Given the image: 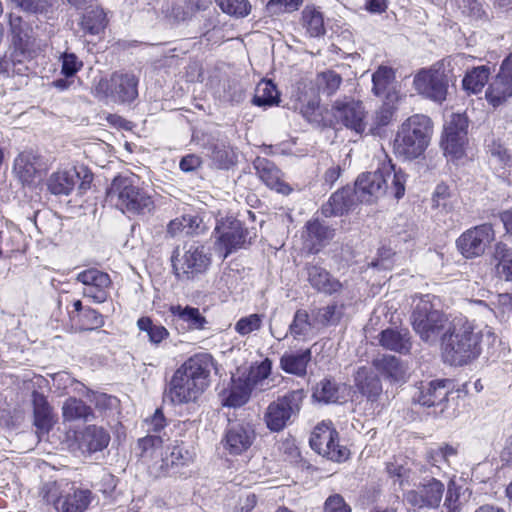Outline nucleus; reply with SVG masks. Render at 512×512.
I'll use <instances>...</instances> for the list:
<instances>
[{
  "mask_svg": "<svg viewBox=\"0 0 512 512\" xmlns=\"http://www.w3.org/2000/svg\"><path fill=\"white\" fill-rule=\"evenodd\" d=\"M81 178L82 181L80 182L79 188L86 190L92 181V175L85 167H71L69 169L59 170L50 176L48 188L52 194L69 195Z\"/></svg>",
  "mask_w": 512,
  "mask_h": 512,
  "instance_id": "dca6fc26",
  "label": "nucleus"
},
{
  "mask_svg": "<svg viewBox=\"0 0 512 512\" xmlns=\"http://www.w3.org/2000/svg\"><path fill=\"white\" fill-rule=\"evenodd\" d=\"M218 234L217 249L226 258L233 250L240 248L246 241V230L238 220H230L218 224L215 228Z\"/></svg>",
  "mask_w": 512,
  "mask_h": 512,
  "instance_id": "412c9836",
  "label": "nucleus"
},
{
  "mask_svg": "<svg viewBox=\"0 0 512 512\" xmlns=\"http://www.w3.org/2000/svg\"><path fill=\"white\" fill-rule=\"evenodd\" d=\"M220 10L237 19L247 17L252 10L248 0H214Z\"/></svg>",
  "mask_w": 512,
  "mask_h": 512,
  "instance_id": "864d4df0",
  "label": "nucleus"
},
{
  "mask_svg": "<svg viewBox=\"0 0 512 512\" xmlns=\"http://www.w3.org/2000/svg\"><path fill=\"white\" fill-rule=\"evenodd\" d=\"M211 264V257L204 246L190 244L183 247L181 252L175 250L172 255V266L175 275L180 280H192L205 273Z\"/></svg>",
  "mask_w": 512,
  "mask_h": 512,
  "instance_id": "1a4fd4ad",
  "label": "nucleus"
},
{
  "mask_svg": "<svg viewBox=\"0 0 512 512\" xmlns=\"http://www.w3.org/2000/svg\"><path fill=\"white\" fill-rule=\"evenodd\" d=\"M32 402L34 425L39 433H48L54 424V416L47 398L43 394L34 391L32 394Z\"/></svg>",
  "mask_w": 512,
  "mask_h": 512,
  "instance_id": "473e14b6",
  "label": "nucleus"
},
{
  "mask_svg": "<svg viewBox=\"0 0 512 512\" xmlns=\"http://www.w3.org/2000/svg\"><path fill=\"white\" fill-rule=\"evenodd\" d=\"M251 394L247 383L236 372L231 378L229 388L221 394L222 405L230 408L241 407L249 401Z\"/></svg>",
  "mask_w": 512,
  "mask_h": 512,
  "instance_id": "7c9ffc66",
  "label": "nucleus"
},
{
  "mask_svg": "<svg viewBox=\"0 0 512 512\" xmlns=\"http://www.w3.org/2000/svg\"><path fill=\"white\" fill-rule=\"evenodd\" d=\"M495 238L493 226L484 223L464 231L457 238L456 246L463 257L474 259L482 256Z\"/></svg>",
  "mask_w": 512,
  "mask_h": 512,
  "instance_id": "f8f14e48",
  "label": "nucleus"
},
{
  "mask_svg": "<svg viewBox=\"0 0 512 512\" xmlns=\"http://www.w3.org/2000/svg\"><path fill=\"white\" fill-rule=\"evenodd\" d=\"M493 274L499 280L512 282V248L504 242H497L490 255Z\"/></svg>",
  "mask_w": 512,
  "mask_h": 512,
  "instance_id": "a878e982",
  "label": "nucleus"
},
{
  "mask_svg": "<svg viewBox=\"0 0 512 512\" xmlns=\"http://www.w3.org/2000/svg\"><path fill=\"white\" fill-rule=\"evenodd\" d=\"M289 333L294 339L308 340L315 335L314 323L306 310L299 309L295 312L293 320L289 325Z\"/></svg>",
  "mask_w": 512,
  "mask_h": 512,
  "instance_id": "79ce46f5",
  "label": "nucleus"
},
{
  "mask_svg": "<svg viewBox=\"0 0 512 512\" xmlns=\"http://www.w3.org/2000/svg\"><path fill=\"white\" fill-rule=\"evenodd\" d=\"M13 172L23 185H31L41 179L40 158L31 151L20 153L14 160Z\"/></svg>",
  "mask_w": 512,
  "mask_h": 512,
  "instance_id": "b1692460",
  "label": "nucleus"
},
{
  "mask_svg": "<svg viewBox=\"0 0 512 512\" xmlns=\"http://www.w3.org/2000/svg\"><path fill=\"white\" fill-rule=\"evenodd\" d=\"M41 494L47 503L60 512H84L92 500V492L67 481L48 482Z\"/></svg>",
  "mask_w": 512,
  "mask_h": 512,
  "instance_id": "0eeeda50",
  "label": "nucleus"
},
{
  "mask_svg": "<svg viewBox=\"0 0 512 512\" xmlns=\"http://www.w3.org/2000/svg\"><path fill=\"white\" fill-rule=\"evenodd\" d=\"M449 380H432L421 382L413 394V400L422 406H436L442 404L451 392Z\"/></svg>",
  "mask_w": 512,
  "mask_h": 512,
  "instance_id": "4be33fe9",
  "label": "nucleus"
},
{
  "mask_svg": "<svg viewBox=\"0 0 512 512\" xmlns=\"http://www.w3.org/2000/svg\"><path fill=\"white\" fill-rule=\"evenodd\" d=\"M355 383L361 394L371 401L376 400L382 392L379 378L366 367L358 369L355 375Z\"/></svg>",
  "mask_w": 512,
  "mask_h": 512,
  "instance_id": "58836bf2",
  "label": "nucleus"
},
{
  "mask_svg": "<svg viewBox=\"0 0 512 512\" xmlns=\"http://www.w3.org/2000/svg\"><path fill=\"white\" fill-rule=\"evenodd\" d=\"M164 458H168L169 466L188 464L193 460V453L189 452L182 444L172 447L169 455L164 452Z\"/></svg>",
  "mask_w": 512,
  "mask_h": 512,
  "instance_id": "4d7b16f0",
  "label": "nucleus"
},
{
  "mask_svg": "<svg viewBox=\"0 0 512 512\" xmlns=\"http://www.w3.org/2000/svg\"><path fill=\"white\" fill-rule=\"evenodd\" d=\"M344 387L337 384L334 380L325 378L319 381L313 388L312 398L320 403H336L341 398Z\"/></svg>",
  "mask_w": 512,
  "mask_h": 512,
  "instance_id": "c03bdc74",
  "label": "nucleus"
},
{
  "mask_svg": "<svg viewBox=\"0 0 512 512\" xmlns=\"http://www.w3.org/2000/svg\"><path fill=\"white\" fill-rule=\"evenodd\" d=\"M415 468L416 465L404 456H396L386 464L388 476L401 487L414 483Z\"/></svg>",
  "mask_w": 512,
  "mask_h": 512,
  "instance_id": "c756f323",
  "label": "nucleus"
},
{
  "mask_svg": "<svg viewBox=\"0 0 512 512\" xmlns=\"http://www.w3.org/2000/svg\"><path fill=\"white\" fill-rule=\"evenodd\" d=\"M379 344L386 350L408 354L412 348L410 332L407 329L387 328L378 335Z\"/></svg>",
  "mask_w": 512,
  "mask_h": 512,
  "instance_id": "cd10ccee",
  "label": "nucleus"
},
{
  "mask_svg": "<svg viewBox=\"0 0 512 512\" xmlns=\"http://www.w3.org/2000/svg\"><path fill=\"white\" fill-rule=\"evenodd\" d=\"M324 512H351V508L340 494H334L326 499Z\"/></svg>",
  "mask_w": 512,
  "mask_h": 512,
  "instance_id": "69168bd1",
  "label": "nucleus"
},
{
  "mask_svg": "<svg viewBox=\"0 0 512 512\" xmlns=\"http://www.w3.org/2000/svg\"><path fill=\"white\" fill-rule=\"evenodd\" d=\"M91 414V409L83 401L70 397L62 406V415L64 420L73 421L77 419L87 420Z\"/></svg>",
  "mask_w": 512,
  "mask_h": 512,
  "instance_id": "603ef678",
  "label": "nucleus"
},
{
  "mask_svg": "<svg viewBox=\"0 0 512 512\" xmlns=\"http://www.w3.org/2000/svg\"><path fill=\"white\" fill-rule=\"evenodd\" d=\"M263 322V315L250 314L240 318L234 326L235 331L241 335L246 336L250 333L257 331L261 328Z\"/></svg>",
  "mask_w": 512,
  "mask_h": 512,
  "instance_id": "5fc2aeb1",
  "label": "nucleus"
},
{
  "mask_svg": "<svg viewBox=\"0 0 512 512\" xmlns=\"http://www.w3.org/2000/svg\"><path fill=\"white\" fill-rule=\"evenodd\" d=\"M406 181V174L402 170H396L392 161L385 156L377 170L358 176L354 193L365 203L376 202L386 195L400 199L405 194Z\"/></svg>",
  "mask_w": 512,
  "mask_h": 512,
  "instance_id": "7ed1b4c3",
  "label": "nucleus"
},
{
  "mask_svg": "<svg viewBox=\"0 0 512 512\" xmlns=\"http://www.w3.org/2000/svg\"><path fill=\"white\" fill-rule=\"evenodd\" d=\"M18 7L31 13H47L55 0H12Z\"/></svg>",
  "mask_w": 512,
  "mask_h": 512,
  "instance_id": "680f3d73",
  "label": "nucleus"
},
{
  "mask_svg": "<svg viewBox=\"0 0 512 512\" xmlns=\"http://www.w3.org/2000/svg\"><path fill=\"white\" fill-rule=\"evenodd\" d=\"M96 92L113 101L130 103L138 97V78L131 73L115 72L110 79H101Z\"/></svg>",
  "mask_w": 512,
  "mask_h": 512,
  "instance_id": "ddd939ff",
  "label": "nucleus"
},
{
  "mask_svg": "<svg viewBox=\"0 0 512 512\" xmlns=\"http://www.w3.org/2000/svg\"><path fill=\"white\" fill-rule=\"evenodd\" d=\"M9 25L12 35V44L25 57L28 51L32 50L33 39L30 27L23 22L20 16L9 15Z\"/></svg>",
  "mask_w": 512,
  "mask_h": 512,
  "instance_id": "f704fd0d",
  "label": "nucleus"
},
{
  "mask_svg": "<svg viewBox=\"0 0 512 512\" xmlns=\"http://www.w3.org/2000/svg\"><path fill=\"white\" fill-rule=\"evenodd\" d=\"M489 153L491 158L502 167L508 165L511 160L507 149L501 143L496 141H493L489 145Z\"/></svg>",
  "mask_w": 512,
  "mask_h": 512,
  "instance_id": "0e129e2a",
  "label": "nucleus"
},
{
  "mask_svg": "<svg viewBox=\"0 0 512 512\" xmlns=\"http://www.w3.org/2000/svg\"><path fill=\"white\" fill-rule=\"evenodd\" d=\"M31 57V51L26 53L24 57L19 50L14 51L11 61H5V70L17 75H26L29 68L25 64V60Z\"/></svg>",
  "mask_w": 512,
  "mask_h": 512,
  "instance_id": "13d9d810",
  "label": "nucleus"
},
{
  "mask_svg": "<svg viewBox=\"0 0 512 512\" xmlns=\"http://www.w3.org/2000/svg\"><path fill=\"white\" fill-rule=\"evenodd\" d=\"M373 366L385 378L399 382L405 379L406 369L400 359L392 355H382L373 360Z\"/></svg>",
  "mask_w": 512,
  "mask_h": 512,
  "instance_id": "4c0bfd02",
  "label": "nucleus"
},
{
  "mask_svg": "<svg viewBox=\"0 0 512 512\" xmlns=\"http://www.w3.org/2000/svg\"><path fill=\"white\" fill-rule=\"evenodd\" d=\"M147 432L152 435H160L165 428L166 421L161 410L157 409L150 419L146 420Z\"/></svg>",
  "mask_w": 512,
  "mask_h": 512,
  "instance_id": "338daca9",
  "label": "nucleus"
},
{
  "mask_svg": "<svg viewBox=\"0 0 512 512\" xmlns=\"http://www.w3.org/2000/svg\"><path fill=\"white\" fill-rule=\"evenodd\" d=\"M341 311L337 305H328L319 308L315 314V322L320 323L323 326L335 325L341 318Z\"/></svg>",
  "mask_w": 512,
  "mask_h": 512,
  "instance_id": "6e6d98bb",
  "label": "nucleus"
},
{
  "mask_svg": "<svg viewBox=\"0 0 512 512\" xmlns=\"http://www.w3.org/2000/svg\"><path fill=\"white\" fill-rule=\"evenodd\" d=\"M214 368V359L210 354L191 356L173 373L167 385L166 397L175 405L196 402L208 388Z\"/></svg>",
  "mask_w": 512,
  "mask_h": 512,
  "instance_id": "f03ea898",
  "label": "nucleus"
},
{
  "mask_svg": "<svg viewBox=\"0 0 512 512\" xmlns=\"http://www.w3.org/2000/svg\"><path fill=\"white\" fill-rule=\"evenodd\" d=\"M61 73L66 77L74 76L83 66V63L74 53L65 52L61 56Z\"/></svg>",
  "mask_w": 512,
  "mask_h": 512,
  "instance_id": "e2e57ef3",
  "label": "nucleus"
},
{
  "mask_svg": "<svg viewBox=\"0 0 512 512\" xmlns=\"http://www.w3.org/2000/svg\"><path fill=\"white\" fill-rule=\"evenodd\" d=\"M279 94L272 81H261L256 87L253 103L257 106H272L278 103Z\"/></svg>",
  "mask_w": 512,
  "mask_h": 512,
  "instance_id": "3c124183",
  "label": "nucleus"
},
{
  "mask_svg": "<svg viewBox=\"0 0 512 512\" xmlns=\"http://www.w3.org/2000/svg\"><path fill=\"white\" fill-rule=\"evenodd\" d=\"M82 29L91 35H98L104 31L107 25L106 13L102 8L92 9L83 16Z\"/></svg>",
  "mask_w": 512,
  "mask_h": 512,
  "instance_id": "de8ad7c7",
  "label": "nucleus"
},
{
  "mask_svg": "<svg viewBox=\"0 0 512 512\" xmlns=\"http://www.w3.org/2000/svg\"><path fill=\"white\" fill-rule=\"evenodd\" d=\"M76 280L83 285L84 297L90 298L95 303H103L107 300L112 284L107 273L90 268L78 273Z\"/></svg>",
  "mask_w": 512,
  "mask_h": 512,
  "instance_id": "6ab92c4d",
  "label": "nucleus"
},
{
  "mask_svg": "<svg viewBox=\"0 0 512 512\" xmlns=\"http://www.w3.org/2000/svg\"><path fill=\"white\" fill-rule=\"evenodd\" d=\"M305 228L304 243L311 253H317L334 236V230L324 226L318 220L308 221Z\"/></svg>",
  "mask_w": 512,
  "mask_h": 512,
  "instance_id": "c85d7f7f",
  "label": "nucleus"
},
{
  "mask_svg": "<svg viewBox=\"0 0 512 512\" xmlns=\"http://www.w3.org/2000/svg\"><path fill=\"white\" fill-rule=\"evenodd\" d=\"M201 220L195 215H183L171 220L167 225V234L171 237L182 234L192 235L198 233Z\"/></svg>",
  "mask_w": 512,
  "mask_h": 512,
  "instance_id": "a18cd8bd",
  "label": "nucleus"
},
{
  "mask_svg": "<svg viewBox=\"0 0 512 512\" xmlns=\"http://www.w3.org/2000/svg\"><path fill=\"white\" fill-rule=\"evenodd\" d=\"M309 443L315 452L329 460L342 462L349 457V450L339 445L338 432L330 420H324L315 426Z\"/></svg>",
  "mask_w": 512,
  "mask_h": 512,
  "instance_id": "9d476101",
  "label": "nucleus"
},
{
  "mask_svg": "<svg viewBox=\"0 0 512 512\" xmlns=\"http://www.w3.org/2000/svg\"><path fill=\"white\" fill-rule=\"evenodd\" d=\"M394 80L393 69L385 66L379 67L372 75L373 93L376 96L385 97L388 102H393L397 99Z\"/></svg>",
  "mask_w": 512,
  "mask_h": 512,
  "instance_id": "72a5a7b5",
  "label": "nucleus"
},
{
  "mask_svg": "<svg viewBox=\"0 0 512 512\" xmlns=\"http://www.w3.org/2000/svg\"><path fill=\"white\" fill-rule=\"evenodd\" d=\"M353 204L352 191L350 188H342L334 192L322 212L326 217L340 216L346 213Z\"/></svg>",
  "mask_w": 512,
  "mask_h": 512,
  "instance_id": "ea45409f",
  "label": "nucleus"
},
{
  "mask_svg": "<svg viewBox=\"0 0 512 512\" xmlns=\"http://www.w3.org/2000/svg\"><path fill=\"white\" fill-rule=\"evenodd\" d=\"M211 158L213 164L219 169H229L237 162V155L234 149L224 142L214 145Z\"/></svg>",
  "mask_w": 512,
  "mask_h": 512,
  "instance_id": "09e8293b",
  "label": "nucleus"
},
{
  "mask_svg": "<svg viewBox=\"0 0 512 512\" xmlns=\"http://www.w3.org/2000/svg\"><path fill=\"white\" fill-rule=\"evenodd\" d=\"M305 399L303 390H292L278 397L267 406L263 420L271 432H280L299 415Z\"/></svg>",
  "mask_w": 512,
  "mask_h": 512,
  "instance_id": "6e6552de",
  "label": "nucleus"
},
{
  "mask_svg": "<svg viewBox=\"0 0 512 512\" xmlns=\"http://www.w3.org/2000/svg\"><path fill=\"white\" fill-rule=\"evenodd\" d=\"M311 358L310 349L285 352L280 358L279 365L284 372L303 377L307 373V366Z\"/></svg>",
  "mask_w": 512,
  "mask_h": 512,
  "instance_id": "2f4dec72",
  "label": "nucleus"
},
{
  "mask_svg": "<svg viewBox=\"0 0 512 512\" xmlns=\"http://www.w3.org/2000/svg\"><path fill=\"white\" fill-rule=\"evenodd\" d=\"M272 361L268 358L259 363H254L248 368H239L237 373L247 383L250 390L266 391L272 387L271 385Z\"/></svg>",
  "mask_w": 512,
  "mask_h": 512,
  "instance_id": "5701e85b",
  "label": "nucleus"
},
{
  "mask_svg": "<svg viewBox=\"0 0 512 512\" xmlns=\"http://www.w3.org/2000/svg\"><path fill=\"white\" fill-rule=\"evenodd\" d=\"M332 110L334 117L345 127L358 134L364 132L366 111L361 101L344 97L334 102Z\"/></svg>",
  "mask_w": 512,
  "mask_h": 512,
  "instance_id": "f3484780",
  "label": "nucleus"
},
{
  "mask_svg": "<svg viewBox=\"0 0 512 512\" xmlns=\"http://www.w3.org/2000/svg\"><path fill=\"white\" fill-rule=\"evenodd\" d=\"M77 441L82 453L91 454L106 448L110 441V435L102 427L91 425L79 433Z\"/></svg>",
  "mask_w": 512,
  "mask_h": 512,
  "instance_id": "bb28decb",
  "label": "nucleus"
},
{
  "mask_svg": "<svg viewBox=\"0 0 512 512\" xmlns=\"http://www.w3.org/2000/svg\"><path fill=\"white\" fill-rule=\"evenodd\" d=\"M495 338L491 327L479 328L466 317H454L440 338L442 357L450 365H466L480 356L484 342L492 344Z\"/></svg>",
  "mask_w": 512,
  "mask_h": 512,
  "instance_id": "f257e3e1",
  "label": "nucleus"
},
{
  "mask_svg": "<svg viewBox=\"0 0 512 512\" xmlns=\"http://www.w3.org/2000/svg\"><path fill=\"white\" fill-rule=\"evenodd\" d=\"M256 439V432L249 423H231L221 440L226 455L236 457L246 454Z\"/></svg>",
  "mask_w": 512,
  "mask_h": 512,
  "instance_id": "4468645a",
  "label": "nucleus"
},
{
  "mask_svg": "<svg viewBox=\"0 0 512 512\" xmlns=\"http://www.w3.org/2000/svg\"><path fill=\"white\" fill-rule=\"evenodd\" d=\"M106 201L121 212L133 215L145 214L154 208L151 196L137 185L134 175L116 176L107 190Z\"/></svg>",
  "mask_w": 512,
  "mask_h": 512,
  "instance_id": "20e7f679",
  "label": "nucleus"
},
{
  "mask_svg": "<svg viewBox=\"0 0 512 512\" xmlns=\"http://www.w3.org/2000/svg\"><path fill=\"white\" fill-rule=\"evenodd\" d=\"M303 0H269L267 9L272 14L291 13L299 9Z\"/></svg>",
  "mask_w": 512,
  "mask_h": 512,
  "instance_id": "052dcab7",
  "label": "nucleus"
},
{
  "mask_svg": "<svg viewBox=\"0 0 512 512\" xmlns=\"http://www.w3.org/2000/svg\"><path fill=\"white\" fill-rule=\"evenodd\" d=\"M416 91L435 102L441 103L446 99L447 82L443 73L437 70H422L413 81Z\"/></svg>",
  "mask_w": 512,
  "mask_h": 512,
  "instance_id": "aec40b11",
  "label": "nucleus"
},
{
  "mask_svg": "<svg viewBox=\"0 0 512 512\" xmlns=\"http://www.w3.org/2000/svg\"><path fill=\"white\" fill-rule=\"evenodd\" d=\"M449 322L446 314L432 303L430 295L420 297L411 314L413 330L423 342L430 345L437 343Z\"/></svg>",
  "mask_w": 512,
  "mask_h": 512,
  "instance_id": "423d86ee",
  "label": "nucleus"
},
{
  "mask_svg": "<svg viewBox=\"0 0 512 512\" xmlns=\"http://www.w3.org/2000/svg\"><path fill=\"white\" fill-rule=\"evenodd\" d=\"M254 168L258 177L267 187L282 194L290 192L291 189L282 179L281 171L273 162L266 158L258 157L254 161Z\"/></svg>",
  "mask_w": 512,
  "mask_h": 512,
  "instance_id": "393cba45",
  "label": "nucleus"
},
{
  "mask_svg": "<svg viewBox=\"0 0 512 512\" xmlns=\"http://www.w3.org/2000/svg\"><path fill=\"white\" fill-rule=\"evenodd\" d=\"M79 316L80 326L83 330H94L104 325L103 316L92 308L84 309L83 313Z\"/></svg>",
  "mask_w": 512,
  "mask_h": 512,
  "instance_id": "bf43d9fd",
  "label": "nucleus"
},
{
  "mask_svg": "<svg viewBox=\"0 0 512 512\" xmlns=\"http://www.w3.org/2000/svg\"><path fill=\"white\" fill-rule=\"evenodd\" d=\"M490 76V68L487 66H478L468 71L463 78L462 85L464 90L469 93L477 94L482 91L487 84Z\"/></svg>",
  "mask_w": 512,
  "mask_h": 512,
  "instance_id": "49530a36",
  "label": "nucleus"
},
{
  "mask_svg": "<svg viewBox=\"0 0 512 512\" xmlns=\"http://www.w3.org/2000/svg\"><path fill=\"white\" fill-rule=\"evenodd\" d=\"M429 117L416 114L408 118L400 126L393 143L397 156L405 160H413L426 150L431 135Z\"/></svg>",
  "mask_w": 512,
  "mask_h": 512,
  "instance_id": "39448f33",
  "label": "nucleus"
},
{
  "mask_svg": "<svg viewBox=\"0 0 512 512\" xmlns=\"http://www.w3.org/2000/svg\"><path fill=\"white\" fill-rule=\"evenodd\" d=\"M300 23L311 37H319L325 33L323 15L313 5H307L302 10Z\"/></svg>",
  "mask_w": 512,
  "mask_h": 512,
  "instance_id": "37998d69",
  "label": "nucleus"
},
{
  "mask_svg": "<svg viewBox=\"0 0 512 512\" xmlns=\"http://www.w3.org/2000/svg\"><path fill=\"white\" fill-rule=\"evenodd\" d=\"M342 77L333 70H326L317 74L315 86L319 94L326 96L333 95L340 87Z\"/></svg>",
  "mask_w": 512,
  "mask_h": 512,
  "instance_id": "8fccbe9b",
  "label": "nucleus"
},
{
  "mask_svg": "<svg viewBox=\"0 0 512 512\" xmlns=\"http://www.w3.org/2000/svg\"><path fill=\"white\" fill-rule=\"evenodd\" d=\"M307 274L309 283L319 292L332 294L339 291L341 288V283L320 266H307Z\"/></svg>",
  "mask_w": 512,
  "mask_h": 512,
  "instance_id": "e433bc0d",
  "label": "nucleus"
},
{
  "mask_svg": "<svg viewBox=\"0 0 512 512\" xmlns=\"http://www.w3.org/2000/svg\"><path fill=\"white\" fill-rule=\"evenodd\" d=\"M169 311L179 321L186 323L187 328L190 330H203L207 324L206 318L201 314L198 308L172 305Z\"/></svg>",
  "mask_w": 512,
  "mask_h": 512,
  "instance_id": "a19ab883",
  "label": "nucleus"
},
{
  "mask_svg": "<svg viewBox=\"0 0 512 512\" xmlns=\"http://www.w3.org/2000/svg\"><path fill=\"white\" fill-rule=\"evenodd\" d=\"M257 504V497L253 493H246L239 497L238 504L232 512H251Z\"/></svg>",
  "mask_w": 512,
  "mask_h": 512,
  "instance_id": "774afa93",
  "label": "nucleus"
},
{
  "mask_svg": "<svg viewBox=\"0 0 512 512\" xmlns=\"http://www.w3.org/2000/svg\"><path fill=\"white\" fill-rule=\"evenodd\" d=\"M468 119L464 114H450L444 124L441 147L444 154L455 161L464 157L467 145Z\"/></svg>",
  "mask_w": 512,
  "mask_h": 512,
  "instance_id": "9b49d317",
  "label": "nucleus"
},
{
  "mask_svg": "<svg viewBox=\"0 0 512 512\" xmlns=\"http://www.w3.org/2000/svg\"><path fill=\"white\" fill-rule=\"evenodd\" d=\"M485 97L494 108L501 106L512 97V55L502 62L498 74L485 92Z\"/></svg>",
  "mask_w": 512,
  "mask_h": 512,
  "instance_id": "a211bd4d",
  "label": "nucleus"
},
{
  "mask_svg": "<svg viewBox=\"0 0 512 512\" xmlns=\"http://www.w3.org/2000/svg\"><path fill=\"white\" fill-rule=\"evenodd\" d=\"M140 457L145 460L161 462V468H168V458H164L163 439L161 435L148 434L138 440Z\"/></svg>",
  "mask_w": 512,
  "mask_h": 512,
  "instance_id": "c9c22d12",
  "label": "nucleus"
},
{
  "mask_svg": "<svg viewBox=\"0 0 512 512\" xmlns=\"http://www.w3.org/2000/svg\"><path fill=\"white\" fill-rule=\"evenodd\" d=\"M444 489V484L432 477L420 482L416 489L409 490L405 499L415 510L435 509L440 505Z\"/></svg>",
  "mask_w": 512,
  "mask_h": 512,
  "instance_id": "2eb2a0df",
  "label": "nucleus"
}]
</instances>
